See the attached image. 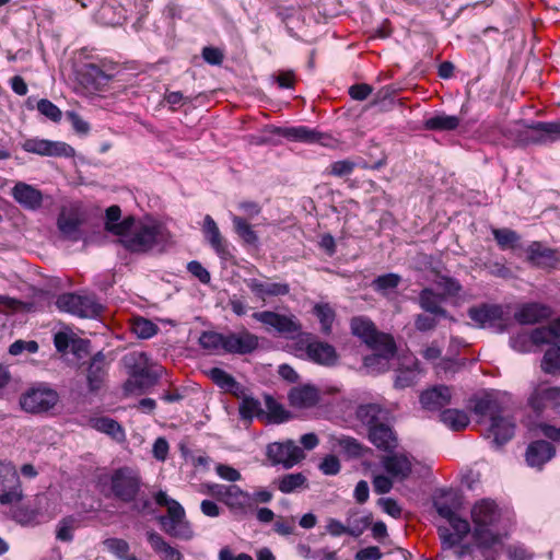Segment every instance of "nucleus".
<instances>
[{"instance_id": "obj_24", "label": "nucleus", "mask_w": 560, "mask_h": 560, "mask_svg": "<svg viewBox=\"0 0 560 560\" xmlns=\"http://www.w3.org/2000/svg\"><path fill=\"white\" fill-rule=\"evenodd\" d=\"M527 259L534 266L541 268H552L559 262L557 250L544 247L539 242H533L528 246Z\"/></svg>"}, {"instance_id": "obj_58", "label": "nucleus", "mask_w": 560, "mask_h": 560, "mask_svg": "<svg viewBox=\"0 0 560 560\" xmlns=\"http://www.w3.org/2000/svg\"><path fill=\"white\" fill-rule=\"evenodd\" d=\"M439 318L441 317L430 313L418 314L415 318V327L418 331L421 332L433 330L439 324Z\"/></svg>"}, {"instance_id": "obj_38", "label": "nucleus", "mask_w": 560, "mask_h": 560, "mask_svg": "<svg viewBox=\"0 0 560 560\" xmlns=\"http://www.w3.org/2000/svg\"><path fill=\"white\" fill-rule=\"evenodd\" d=\"M441 421L453 431H460L469 424V417L458 409H445L440 413Z\"/></svg>"}, {"instance_id": "obj_19", "label": "nucleus", "mask_w": 560, "mask_h": 560, "mask_svg": "<svg viewBox=\"0 0 560 560\" xmlns=\"http://www.w3.org/2000/svg\"><path fill=\"white\" fill-rule=\"evenodd\" d=\"M556 454L553 445L545 440L532 442L525 453V459L528 466L541 469Z\"/></svg>"}, {"instance_id": "obj_49", "label": "nucleus", "mask_w": 560, "mask_h": 560, "mask_svg": "<svg viewBox=\"0 0 560 560\" xmlns=\"http://www.w3.org/2000/svg\"><path fill=\"white\" fill-rule=\"evenodd\" d=\"M313 313L319 319L322 331L329 335L336 316L335 311L328 304H316Z\"/></svg>"}, {"instance_id": "obj_43", "label": "nucleus", "mask_w": 560, "mask_h": 560, "mask_svg": "<svg viewBox=\"0 0 560 560\" xmlns=\"http://www.w3.org/2000/svg\"><path fill=\"white\" fill-rule=\"evenodd\" d=\"M233 225L235 233L243 240L247 245L257 246L258 235L254 231L253 226L242 217L234 215Z\"/></svg>"}, {"instance_id": "obj_27", "label": "nucleus", "mask_w": 560, "mask_h": 560, "mask_svg": "<svg viewBox=\"0 0 560 560\" xmlns=\"http://www.w3.org/2000/svg\"><path fill=\"white\" fill-rule=\"evenodd\" d=\"M444 300L443 294L434 292L431 288L422 289L418 296V303L425 313H430L442 318H446L448 316V312L442 306V302H444Z\"/></svg>"}, {"instance_id": "obj_61", "label": "nucleus", "mask_w": 560, "mask_h": 560, "mask_svg": "<svg viewBox=\"0 0 560 560\" xmlns=\"http://www.w3.org/2000/svg\"><path fill=\"white\" fill-rule=\"evenodd\" d=\"M400 276L397 273H386L383 276H378L374 280L373 284L377 291H386L389 289L397 288L398 284L400 283Z\"/></svg>"}, {"instance_id": "obj_44", "label": "nucleus", "mask_w": 560, "mask_h": 560, "mask_svg": "<svg viewBox=\"0 0 560 560\" xmlns=\"http://www.w3.org/2000/svg\"><path fill=\"white\" fill-rule=\"evenodd\" d=\"M265 404L267 408V412H265V417L273 423H282L290 419V413L283 408L281 404H279L276 399H273L270 395H265Z\"/></svg>"}, {"instance_id": "obj_21", "label": "nucleus", "mask_w": 560, "mask_h": 560, "mask_svg": "<svg viewBox=\"0 0 560 560\" xmlns=\"http://www.w3.org/2000/svg\"><path fill=\"white\" fill-rule=\"evenodd\" d=\"M551 316V310L540 303L523 304L514 314V318L522 325H533Z\"/></svg>"}, {"instance_id": "obj_3", "label": "nucleus", "mask_w": 560, "mask_h": 560, "mask_svg": "<svg viewBox=\"0 0 560 560\" xmlns=\"http://www.w3.org/2000/svg\"><path fill=\"white\" fill-rule=\"evenodd\" d=\"M154 499L156 504L167 508V515L158 517L162 529L172 537L185 540L190 539L192 530L186 521L184 508L176 500L168 498L164 491H159Z\"/></svg>"}, {"instance_id": "obj_18", "label": "nucleus", "mask_w": 560, "mask_h": 560, "mask_svg": "<svg viewBox=\"0 0 560 560\" xmlns=\"http://www.w3.org/2000/svg\"><path fill=\"white\" fill-rule=\"evenodd\" d=\"M370 442L380 451L393 453L398 447V438L388 422L369 430Z\"/></svg>"}, {"instance_id": "obj_30", "label": "nucleus", "mask_w": 560, "mask_h": 560, "mask_svg": "<svg viewBox=\"0 0 560 560\" xmlns=\"http://www.w3.org/2000/svg\"><path fill=\"white\" fill-rule=\"evenodd\" d=\"M471 517L476 526H490L499 520V511L493 501L481 500L472 508Z\"/></svg>"}, {"instance_id": "obj_10", "label": "nucleus", "mask_w": 560, "mask_h": 560, "mask_svg": "<svg viewBox=\"0 0 560 560\" xmlns=\"http://www.w3.org/2000/svg\"><path fill=\"white\" fill-rule=\"evenodd\" d=\"M22 147L26 152L45 156L71 158L74 155V149L68 143L61 141L34 138L25 140Z\"/></svg>"}, {"instance_id": "obj_28", "label": "nucleus", "mask_w": 560, "mask_h": 560, "mask_svg": "<svg viewBox=\"0 0 560 560\" xmlns=\"http://www.w3.org/2000/svg\"><path fill=\"white\" fill-rule=\"evenodd\" d=\"M290 405L295 408H311L319 401L318 389L311 385L293 387L288 395Z\"/></svg>"}, {"instance_id": "obj_40", "label": "nucleus", "mask_w": 560, "mask_h": 560, "mask_svg": "<svg viewBox=\"0 0 560 560\" xmlns=\"http://www.w3.org/2000/svg\"><path fill=\"white\" fill-rule=\"evenodd\" d=\"M238 412L243 420L252 422L253 418H264L265 410L258 399L252 396H244L238 406Z\"/></svg>"}, {"instance_id": "obj_7", "label": "nucleus", "mask_w": 560, "mask_h": 560, "mask_svg": "<svg viewBox=\"0 0 560 560\" xmlns=\"http://www.w3.org/2000/svg\"><path fill=\"white\" fill-rule=\"evenodd\" d=\"M350 330L353 336L360 338L369 348L376 343L393 346V336L380 331L369 317H352L350 320Z\"/></svg>"}, {"instance_id": "obj_17", "label": "nucleus", "mask_w": 560, "mask_h": 560, "mask_svg": "<svg viewBox=\"0 0 560 560\" xmlns=\"http://www.w3.org/2000/svg\"><path fill=\"white\" fill-rule=\"evenodd\" d=\"M452 399V388L445 385H436L423 390L420 395L421 406L430 411H438L447 406Z\"/></svg>"}, {"instance_id": "obj_34", "label": "nucleus", "mask_w": 560, "mask_h": 560, "mask_svg": "<svg viewBox=\"0 0 560 560\" xmlns=\"http://www.w3.org/2000/svg\"><path fill=\"white\" fill-rule=\"evenodd\" d=\"M203 232L209 241L211 247L218 253L219 256L226 258L230 255L228 246L220 233V230L210 215H206Z\"/></svg>"}, {"instance_id": "obj_62", "label": "nucleus", "mask_w": 560, "mask_h": 560, "mask_svg": "<svg viewBox=\"0 0 560 560\" xmlns=\"http://www.w3.org/2000/svg\"><path fill=\"white\" fill-rule=\"evenodd\" d=\"M209 376L213 383L224 390H226L235 380L231 374L220 368H212L209 371Z\"/></svg>"}, {"instance_id": "obj_20", "label": "nucleus", "mask_w": 560, "mask_h": 560, "mask_svg": "<svg viewBox=\"0 0 560 560\" xmlns=\"http://www.w3.org/2000/svg\"><path fill=\"white\" fill-rule=\"evenodd\" d=\"M83 223V218L77 209H62L57 225L62 235L71 241H79L81 238L80 226Z\"/></svg>"}, {"instance_id": "obj_59", "label": "nucleus", "mask_w": 560, "mask_h": 560, "mask_svg": "<svg viewBox=\"0 0 560 560\" xmlns=\"http://www.w3.org/2000/svg\"><path fill=\"white\" fill-rule=\"evenodd\" d=\"M38 112L48 119L58 122L61 119V110L49 100L43 98L37 103Z\"/></svg>"}, {"instance_id": "obj_6", "label": "nucleus", "mask_w": 560, "mask_h": 560, "mask_svg": "<svg viewBox=\"0 0 560 560\" xmlns=\"http://www.w3.org/2000/svg\"><path fill=\"white\" fill-rule=\"evenodd\" d=\"M253 318L285 338H294L302 330V325L295 315H285L272 311H262L253 314Z\"/></svg>"}, {"instance_id": "obj_23", "label": "nucleus", "mask_w": 560, "mask_h": 560, "mask_svg": "<svg viewBox=\"0 0 560 560\" xmlns=\"http://www.w3.org/2000/svg\"><path fill=\"white\" fill-rule=\"evenodd\" d=\"M307 358L322 365H334L338 360L336 349L323 341H311L305 346Z\"/></svg>"}, {"instance_id": "obj_50", "label": "nucleus", "mask_w": 560, "mask_h": 560, "mask_svg": "<svg viewBox=\"0 0 560 560\" xmlns=\"http://www.w3.org/2000/svg\"><path fill=\"white\" fill-rule=\"evenodd\" d=\"M529 128L537 132H540V141H556L560 139V121H539L529 126Z\"/></svg>"}, {"instance_id": "obj_4", "label": "nucleus", "mask_w": 560, "mask_h": 560, "mask_svg": "<svg viewBox=\"0 0 560 560\" xmlns=\"http://www.w3.org/2000/svg\"><path fill=\"white\" fill-rule=\"evenodd\" d=\"M58 401V393L47 386L32 387L23 393L19 400L22 410L32 415L47 413Z\"/></svg>"}, {"instance_id": "obj_32", "label": "nucleus", "mask_w": 560, "mask_h": 560, "mask_svg": "<svg viewBox=\"0 0 560 560\" xmlns=\"http://www.w3.org/2000/svg\"><path fill=\"white\" fill-rule=\"evenodd\" d=\"M515 423L513 419L504 413L494 418L490 423L489 431L493 435L497 445H502L510 441L514 435Z\"/></svg>"}, {"instance_id": "obj_15", "label": "nucleus", "mask_w": 560, "mask_h": 560, "mask_svg": "<svg viewBox=\"0 0 560 560\" xmlns=\"http://www.w3.org/2000/svg\"><path fill=\"white\" fill-rule=\"evenodd\" d=\"M107 377V362L103 352L94 354L86 368V383L91 393L102 388Z\"/></svg>"}, {"instance_id": "obj_35", "label": "nucleus", "mask_w": 560, "mask_h": 560, "mask_svg": "<svg viewBox=\"0 0 560 560\" xmlns=\"http://www.w3.org/2000/svg\"><path fill=\"white\" fill-rule=\"evenodd\" d=\"M278 136H281L283 138L293 140V141H301V142H317L322 139L323 135L310 129L305 126H299V127H287V128H277L275 131Z\"/></svg>"}, {"instance_id": "obj_26", "label": "nucleus", "mask_w": 560, "mask_h": 560, "mask_svg": "<svg viewBox=\"0 0 560 560\" xmlns=\"http://www.w3.org/2000/svg\"><path fill=\"white\" fill-rule=\"evenodd\" d=\"M381 463L388 475L400 480L406 479L412 470L411 462L404 454L383 456Z\"/></svg>"}, {"instance_id": "obj_16", "label": "nucleus", "mask_w": 560, "mask_h": 560, "mask_svg": "<svg viewBox=\"0 0 560 560\" xmlns=\"http://www.w3.org/2000/svg\"><path fill=\"white\" fill-rule=\"evenodd\" d=\"M355 416L363 425L372 430L374 427L388 422L390 412L380 404L370 402L360 405L357 408Z\"/></svg>"}, {"instance_id": "obj_39", "label": "nucleus", "mask_w": 560, "mask_h": 560, "mask_svg": "<svg viewBox=\"0 0 560 560\" xmlns=\"http://www.w3.org/2000/svg\"><path fill=\"white\" fill-rule=\"evenodd\" d=\"M460 124V118L452 115H435L424 121L428 130L451 131L456 129Z\"/></svg>"}, {"instance_id": "obj_13", "label": "nucleus", "mask_w": 560, "mask_h": 560, "mask_svg": "<svg viewBox=\"0 0 560 560\" xmlns=\"http://www.w3.org/2000/svg\"><path fill=\"white\" fill-rule=\"evenodd\" d=\"M395 372V388L404 389L413 386L417 384L420 375L419 362L415 357H404L399 359Z\"/></svg>"}, {"instance_id": "obj_46", "label": "nucleus", "mask_w": 560, "mask_h": 560, "mask_svg": "<svg viewBox=\"0 0 560 560\" xmlns=\"http://www.w3.org/2000/svg\"><path fill=\"white\" fill-rule=\"evenodd\" d=\"M540 366L547 374L560 373V346L550 347L545 352Z\"/></svg>"}, {"instance_id": "obj_2", "label": "nucleus", "mask_w": 560, "mask_h": 560, "mask_svg": "<svg viewBox=\"0 0 560 560\" xmlns=\"http://www.w3.org/2000/svg\"><path fill=\"white\" fill-rule=\"evenodd\" d=\"M110 491L113 495L125 503L133 502L132 509L139 513L151 508V501L141 494V479L128 467L115 470L110 477Z\"/></svg>"}, {"instance_id": "obj_11", "label": "nucleus", "mask_w": 560, "mask_h": 560, "mask_svg": "<svg viewBox=\"0 0 560 560\" xmlns=\"http://www.w3.org/2000/svg\"><path fill=\"white\" fill-rule=\"evenodd\" d=\"M259 346V338L246 328L226 334L225 352L231 354H249Z\"/></svg>"}, {"instance_id": "obj_14", "label": "nucleus", "mask_w": 560, "mask_h": 560, "mask_svg": "<svg viewBox=\"0 0 560 560\" xmlns=\"http://www.w3.org/2000/svg\"><path fill=\"white\" fill-rule=\"evenodd\" d=\"M110 80L112 75L94 63H88L79 71L80 83L90 92L104 91Z\"/></svg>"}, {"instance_id": "obj_5", "label": "nucleus", "mask_w": 560, "mask_h": 560, "mask_svg": "<svg viewBox=\"0 0 560 560\" xmlns=\"http://www.w3.org/2000/svg\"><path fill=\"white\" fill-rule=\"evenodd\" d=\"M56 305L60 311L83 318H93L103 312L102 304L94 295L63 293L58 296Z\"/></svg>"}, {"instance_id": "obj_47", "label": "nucleus", "mask_w": 560, "mask_h": 560, "mask_svg": "<svg viewBox=\"0 0 560 560\" xmlns=\"http://www.w3.org/2000/svg\"><path fill=\"white\" fill-rule=\"evenodd\" d=\"M20 477L15 466L8 460H0V487L2 490L20 483Z\"/></svg>"}, {"instance_id": "obj_53", "label": "nucleus", "mask_w": 560, "mask_h": 560, "mask_svg": "<svg viewBox=\"0 0 560 560\" xmlns=\"http://www.w3.org/2000/svg\"><path fill=\"white\" fill-rule=\"evenodd\" d=\"M38 510L26 505H21L12 510V517L21 525L37 524Z\"/></svg>"}, {"instance_id": "obj_45", "label": "nucleus", "mask_w": 560, "mask_h": 560, "mask_svg": "<svg viewBox=\"0 0 560 560\" xmlns=\"http://www.w3.org/2000/svg\"><path fill=\"white\" fill-rule=\"evenodd\" d=\"M226 334L217 331H203L199 337L201 348L209 351L223 350L225 352Z\"/></svg>"}, {"instance_id": "obj_31", "label": "nucleus", "mask_w": 560, "mask_h": 560, "mask_svg": "<svg viewBox=\"0 0 560 560\" xmlns=\"http://www.w3.org/2000/svg\"><path fill=\"white\" fill-rule=\"evenodd\" d=\"M246 285L259 299L265 300L266 296L287 295L290 291L289 284L277 282H261L257 279L245 280Z\"/></svg>"}, {"instance_id": "obj_48", "label": "nucleus", "mask_w": 560, "mask_h": 560, "mask_svg": "<svg viewBox=\"0 0 560 560\" xmlns=\"http://www.w3.org/2000/svg\"><path fill=\"white\" fill-rule=\"evenodd\" d=\"M337 444L340 448L349 456L353 458H358L364 455L365 452H369L370 448L365 447L361 444L357 439L351 436H341L337 440Z\"/></svg>"}, {"instance_id": "obj_63", "label": "nucleus", "mask_w": 560, "mask_h": 560, "mask_svg": "<svg viewBox=\"0 0 560 560\" xmlns=\"http://www.w3.org/2000/svg\"><path fill=\"white\" fill-rule=\"evenodd\" d=\"M23 499V491L21 487V482L14 485L11 488H7L3 490V492L0 494V504L8 505L13 504L22 501Z\"/></svg>"}, {"instance_id": "obj_41", "label": "nucleus", "mask_w": 560, "mask_h": 560, "mask_svg": "<svg viewBox=\"0 0 560 560\" xmlns=\"http://www.w3.org/2000/svg\"><path fill=\"white\" fill-rule=\"evenodd\" d=\"M282 493H291L301 488H307V478L302 472L287 474L277 480Z\"/></svg>"}, {"instance_id": "obj_60", "label": "nucleus", "mask_w": 560, "mask_h": 560, "mask_svg": "<svg viewBox=\"0 0 560 560\" xmlns=\"http://www.w3.org/2000/svg\"><path fill=\"white\" fill-rule=\"evenodd\" d=\"M474 536L480 546L487 548L491 547L499 540L498 536L493 534L488 526H476Z\"/></svg>"}, {"instance_id": "obj_54", "label": "nucleus", "mask_w": 560, "mask_h": 560, "mask_svg": "<svg viewBox=\"0 0 560 560\" xmlns=\"http://www.w3.org/2000/svg\"><path fill=\"white\" fill-rule=\"evenodd\" d=\"M78 526V521L73 516L63 517L57 528L56 537L61 541H71L73 539L72 532Z\"/></svg>"}, {"instance_id": "obj_57", "label": "nucleus", "mask_w": 560, "mask_h": 560, "mask_svg": "<svg viewBox=\"0 0 560 560\" xmlns=\"http://www.w3.org/2000/svg\"><path fill=\"white\" fill-rule=\"evenodd\" d=\"M103 545L106 547L108 551H110L120 559H125L128 556L129 545L124 539L107 538L103 541Z\"/></svg>"}, {"instance_id": "obj_8", "label": "nucleus", "mask_w": 560, "mask_h": 560, "mask_svg": "<svg viewBox=\"0 0 560 560\" xmlns=\"http://www.w3.org/2000/svg\"><path fill=\"white\" fill-rule=\"evenodd\" d=\"M468 316L480 327H491L502 332L506 329L503 307L497 304L483 303L468 310Z\"/></svg>"}, {"instance_id": "obj_42", "label": "nucleus", "mask_w": 560, "mask_h": 560, "mask_svg": "<svg viewBox=\"0 0 560 560\" xmlns=\"http://www.w3.org/2000/svg\"><path fill=\"white\" fill-rule=\"evenodd\" d=\"M371 525L370 516L360 515L357 511H349L346 520L348 527V535L352 537L361 536L364 530Z\"/></svg>"}, {"instance_id": "obj_52", "label": "nucleus", "mask_w": 560, "mask_h": 560, "mask_svg": "<svg viewBox=\"0 0 560 560\" xmlns=\"http://www.w3.org/2000/svg\"><path fill=\"white\" fill-rule=\"evenodd\" d=\"M131 330L139 338L148 339L158 332L159 327L149 319H145L143 317H137L132 322Z\"/></svg>"}, {"instance_id": "obj_56", "label": "nucleus", "mask_w": 560, "mask_h": 560, "mask_svg": "<svg viewBox=\"0 0 560 560\" xmlns=\"http://www.w3.org/2000/svg\"><path fill=\"white\" fill-rule=\"evenodd\" d=\"M556 339L557 337L553 334L550 324L548 326L535 328L530 334V340L534 345L551 343Z\"/></svg>"}, {"instance_id": "obj_12", "label": "nucleus", "mask_w": 560, "mask_h": 560, "mask_svg": "<svg viewBox=\"0 0 560 560\" xmlns=\"http://www.w3.org/2000/svg\"><path fill=\"white\" fill-rule=\"evenodd\" d=\"M370 349H372L374 353L364 358V366L375 373L388 371L392 366L390 360L395 358L397 352L395 340L393 339V346L376 343L370 347Z\"/></svg>"}, {"instance_id": "obj_29", "label": "nucleus", "mask_w": 560, "mask_h": 560, "mask_svg": "<svg viewBox=\"0 0 560 560\" xmlns=\"http://www.w3.org/2000/svg\"><path fill=\"white\" fill-rule=\"evenodd\" d=\"M223 503L237 514H246L247 512L253 511L252 494L243 491L235 485L229 486L228 494Z\"/></svg>"}, {"instance_id": "obj_1", "label": "nucleus", "mask_w": 560, "mask_h": 560, "mask_svg": "<svg viewBox=\"0 0 560 560\" xmlns=\"http://www.w3.org/2000/svg\"><path fill=\"white\" fill-rule=\"evenodd\" d=\"M118 242L130 253L144 254L153 247L164 249L172 244V234L167 228L158 221H136L128 231L119 235Z\"/></svg>"}, {"instance_id": "obj_51", "label": "nucleus", "mask_w": 560, "mask_h": 560, "mask_svg": "<svg viewBox=\"0 0 560 560\" xmlns=\"http://www.w3.org/2000/svg\"><path fill=\"white\" fill-rule=\"evenodd\" d=\"M492 234L501 249L514 248L520 241V235L510 229H492Z\"/></svg>"}, {"instance_id": "obj_37", "label": "nucleus", "mask_w": 560, "mask_h": 560, "mask_svg": "<svg viewBox=\"0 0 560 560\" xmlns=\"http://www.w3.org/2000/svg\"><path fill=\"white\" fill-rule=\"evenodd\" d=\"M90 425L109 436H112L114 440L121 442L125 440L126 434L122 427L114 419L108 417H97V418H91L90 419Z\"/></svg>"}, {"instance_id": "obj_22", "label": "nucleus", "mask_w": 560, "mask_h": 560, "mask_svg": "<svg viewBox=\"0 0 560 560\" xmlns=\"http://www.w3.org/2000/svg\"><path fill=\"white\" fill-rule=\"evenodd\" d=\"M472 411L481 417H489L490 423L494 418H499L504 413V407L498 398L490 393H485L481 396L475 397L472 400Z\"/></svg>"}, {"instance_id": "obj_9", "label": "nucleus", "mask_w": 560, "mask_h": 560, "mask_svg": "<svg viewBox=\"0 0 560 560\" xmlns=\"http://www.w3.org/2000/svg\"><path fill=\"white\" fill-rule=\"evenodd\" d=\"M267 456L273 465H282L289 469L300 463L305 454L292 440L283 443H271L267 447Z\"/></svg>"}, {"instance_id": "obj_25", "label": "nucleus", "mask_w": 560, "mask_h": 560, "mask_svg": "<svg viewBox=\"0 0 560 560\" xmlns=\"http://www.w3.org/2000/svg\"><path fill=\"white\" fill-rule=\"evenodd\" d=\"M12 196L22 207L31 210L38 209L43 202L40 190L22 182L15 184L12 189Z\"/></svg>"}, {"instance_id": "obj_33", "label": "nucleus", "mask_w": 560, "mask_h": 560, "mask_svg": "<svg viewBox=\"0 0 560 560\" xmlns=\"http://www.w3.org/2000/svg\"><path fill=\"white\" fill-rule=\"evenodd\" d=\"M147 539L154 552L161 556L162 560H183L182 552L167 544L159 533L148 530Z\"/></svg>"}, {"instance_id": "obj_55", "label": "nucleus", "mask_w": 560, "mask_h": 560, "mask_svg": "<svg viewBox=\"0 0 560 560\" xmlns=\"http://www.w3.org/2000/svg\"><path fill=\"white\" fill-rule=\"evenodd\" d=\"M435 283L443 289L444 293L442 294L444 295V299L446 296H456L462 291L460 283L452 277L438 275Z\"/></svg>"}, {"instance_id": "obj_64", "label": "nucleus", "mask_w": 560, "mask_h": 560, "mask_svg": "<svg viewBox=\"0 0 560 560\" xmlns=\"http://www.w3.org/2000/svg\"><path fill=\"white\" fill-rule=\"evenodd\" d=\"M294 528H295L294 517L278 516L273 524L275 532L281 536H288V535L293 534Z\"/></svg>"}, {"instance_id": "obj_36", "label": "nucleus", "mask_w": 560, "mask_h": 560, "mask_svg": "<svg viewBox=\"0 0 560 560\" xmlns=\"http://www.w3.org/2000/svg\"><path fill=\"white\" fill-rule=\"evenodd\" d=\"M121 217V210L119 206H110L106 210V222H105V229L106 231L115 234L120 235L124 234L126 231H128L130 224L133 223V217L125 218L121 222H118Z\"/></svg>"}]
</instances>
